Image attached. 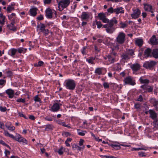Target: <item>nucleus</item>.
<instances>
[{
    "mask_svg": "<svg viewBox=\"0 0 158 158\" xmlns=\"http://www.w3.org/2000/svg\"><path fill=\"white\" fill-rule=\"evenodd\" d=\"M118 23V21L115 17H113L110 20L107 24L104 25L103 28H106V32L110 34L113 33L115 30V28L114 26V25Z\"/></svg>",
    "mask_w": 158,
    "mask_h": 158,
    "instance_id": "obj_1",
    "label": "nucleus"
},
{
    "mask_svg": "<svg viewBox=\"0 0 158 158\" xmlns=\"http://www.w3.org/2000/svg\"><path fill=\"white\" fill-rule=\"evenodd\" d=\"M104 58L109 64H112L118 59V55L117 53L114 52L106 55L104 57Z\"/></svg>",
    "mask_w": 158,
    "mask_h": 158,
    "instance_id": "obj_2",
    "label": "nucleus"
},
{
    "mask_svg": "<svg viewBox=\"0 0 158 158\" xmlns=\"http://www.w3.org/2000/svg\"><path fill=\"white\" fill-rule=\"evenodd\" d=\"M64 85L66 89L73 90L75 89L76 85L74 80L72 79H68L65 81Z\"/></svg>",
    "mask_w": 158,
    "mask_h": 158,
    "instance_id": "obj_3",
    "label": "nucleus"
},
{
    "mask_svg": "<svg viewBox=\"0 0 158 158\" xmlns=\"http://www.w3.org/2000/svg\"><path fill=\"white\" fill-rule=\"evenodd\" d=\"M126 35L123 32H120L115 40L116 42L118 44H122L125 41Z\"/></svg>",
    "mask_w": 158,
    "mask_h": 158,
    "instance_id": "obj_4",
    "label": "nucleus"
},
{
    "mask_svg": "<svg viewBox=\"0 0 158 158\" xmlns=\"http://www.w3.org/2000/svg\"><path fill=\"white\" fill-rule=\"evenodd\" d=\"M58 7L60 10L61 11L64 8H66L70 3V0H61L58 2Z\"/></svg>",
    "mask_w": 158,
    "mask_h": 158,
    "instance_id": "obj_5",
    "label": "nucleus"
},
{
    "mask_svg": "<svg viewBox=\"0 0 158 158\" xmlns=\"http://www.w3.org/2000/svg\"><path fill=\"white\" fill-rule=\"evenodd\" d=\"M123 81L124 85H134L136 84L135 80L130 76L126 77L124 79Z\"/></svg>",
    "mask_w": 158,
    "mask_h": 158,
    "instance_id": "obj_6",
    "label": "nucleus"
},
{
    "mask_svg": "<svg viewBox=\"0 0 158 158\" xmlns=\"http://www.w3.org/2000/svg\"><path fill=\"white\" fill-rule=\"evenodd\" d=\"M133 13L131 15L132 19H136L139 18L141 14V10L138 8H133Z\"/></svg>",
    "mask_w": 158,
    "mask_h": 158,
    "instance_id": "obj_7",
    "label": "nucleus"
},
{
    "mask_svg": "<svg viewBox=\"0 0 158 158\" xmlns=\"http://www.w3.org/2000/svg\"><path fill=\"white\" fill-rule=\"evenodd\" d=\"M156 63L155 61H149L146 62L143 64V67L147 69H152L156 65Z\"/></svg>",
    "mask_w": 158,
    "mask_h": 158,
    "instance_id": "obj_8",
    "label": "nucleus"
},
{
    "mask_svg": "<svg viewBox=\"0 0 158 158\" xmlns=\"http://www.w3.org/2000/svg\"><path fill=\"white\" fill-rule=\"evenodd\" d=\"M37 27L40 28V32H42L45 35H48L49 33V31L45 29V26L43 23H41L40 25H38Z\"/></svg>",
    "mask_w": 158,
    "mask_h": 158,
    "instance_id": "obj_9",
    "label": "nucleus"
},
{
    "mask_svg": "<svg viewBox=\"0 0 158 158\" xmlns=\"http://www.w3.org/2000/svg\"><path fill=\"white\" fill-rule=\"evenodd\" d=\"M140 88L143 89L145 93H150L152 92L153 89V86H150L148 85L144 84L141 86Z\"/></svg>",
    "mask_w": 158,
    "mask_h": 158,
    "instance_id": "obj_10",
    "label": "nucleus"
},
{
    "mask_svg": "<svg viewBox=\"0 0 158 158\" xmlns=\"http://www.w3.org/2000/svg\"><path fill=\"white\" fill-rule=\"evenodd\" d=\"M98 16L100 20H102L104 23H107L110 20L106 17L105 14L103 13H100L98 14Z\"/></svg>",
    "mask_w": 158,
    "mask_h": 158,
    "instance_id": "obj_11",
    "label": "nucleus"
},
{
    "mask_svg": "<svg viewBox=\"0 0 158 158\" xmlns=\"http://www.w3.org/2000/svg\"><path fill=\"white\" fill-rule=\"evenodd\" d=\"M15 137V138L13 139L19 142H22L25 143L26 144H27V140L25 138L22 137L19 134H17L16 136Z\"/></svg>",
    "mask_w": 158,
    "mask_h": 158,
    "instance_id": "obj_12",
    "label": "nucleus"
},
{
    "mask_svg": "<svg viewBox=\"0 0 158 158\" xmlns=\"http://www.w3.org/2000/svg\"><path fill=\"white\" fill-rule=\"evenodd\" d=\"M62 104H61L55 103L51 107L50 110L53 112H57L59 110L60 106Z\"/></svg>",
    "mask_w": 158,
    "mask_h": 158,
    "instance_id": "obj_13",
    "label": "nucleus"
},
{
    "mask_svg": "<svg viewBox=\"0 0 158 158\" xmlns=\"http://www.w3.org/2000/svg\"><path fill=\"white\" fill-rule=\"evenodd\" d=\"M45 15L48 19H51L52 17L53 12L52 10L50 8H47L45 11Z\"/></svg>",
    "mask_w": 158,
    "mask_h": 158,
    "instance_id": "obj_14",
    "label": "nucleus"
},
{
    "mask_svg": "<svg viewBox=\"0 0 158 158\" xmlns=\"http://www.w3.org/2000/svg\"><path fill=\"white\" fill-rule=\"evenodd\" d=\"M141 66L138 63H135L131 64L130 65V67L134 72H136L140 68Z\"/></svg>",
    "mask_w": 158,
    "mask_h": 158,
    "instance_id": "obj_15",
    "label": "nucleus"
},
{
    "mask_svg": "<svg viewBox=\"0 0 158 158\" xmlns=\"http://www.w3.org/2000/svg\"><path fill=\"white\" fill-rule=\"evenodd\" d=\"M143 5L145 11H149L152 13H153L152 10V5L146 3H144Z\"/></svg>",
    "mask_w": 158,
    "mask_h": 158,
    "instance_id": "obj_16",
    "label": "nucleus"
},
{
    "mask_svg": "<svg viewBox=\"0 0 158 158\" xmlns=\"http://www.w3.org/2000/svg\"><path fill=\"white\" fill-rule=\"evenodd\" d=\"M89 15L88 12H84L82 13L81 17V18L82 20H86L89 19Z\"/></svg>",
    "mask_w": 158,
    "mask_h": 158,
    "instance_id": "obj_17",
    "label": "nucleus"
},
{
    "mask_svg": "<svg viewBox=\"0 0 158 158\" xmlns=\"http://www.w3.org/2000/svg\"><path fill=\"white\" fill-rule=\"evenodd\" d=\"M6 93L8 95L9 98H13L14 93V90L9 89L6 90Z\"/></svg>",
    "mask_w": 158,
    "mask_h": 158,
    "instance_id": "obj_18",
    "label": "nucleus"
},
{
    "mask_svg": "<svg viewBox=\"0 0 158 158\" xmlns=\"http://www.w3.org/2000/svg\"><path fill=\"white\" fill-rule=\"evenodd\" d=\"M15 22H11L10 24L7 25V27L9 28L10 30L15 31L17 30V27L15 26Z\"/></svg>",
    "mask_w": 158,
    "mask_h": 158,
    "instance_id": "obj_19",
    "label": "nucleus"
},
{
    "mask_svg": "<svg viewBox=\"0 0 158 158\" xmlns=\"http://www.w3.org/2000/svg\"><path fill=\"white\" fill-rule=\"evenodd\" d=\"M9 19L11 21V22H15V21L16 17V14L15 13H12L11 15H8Z\"/></svg>",
    "mask_w": 158,
    "mask_h": 158,
    "instance_id": "obj_20",
    "label": "nucleus"
},
{
    "mask_svg": "<svg viewBox=\"0 0 158 158\" xmlns=\"http://www.w3.org/2000/svg\"><path fill=\"white\" fill-rule=\"evenodd\" d=\"M152 51L150 48H148L145 50L144 55L147 57H152Z\"/></svg>",
    "mask_w": 158,
    "mask_h": 158,
    "instance_id": "obj_21",
    "label": "nucleus"
},
{
    "mask_svg": "<svg viewBox=\"0 0 158 158\" xmlns=\"http://www.w3.org/2000/svg\"><path fill=\"white\" fill-rule=\"evenodd\" d=\"M121 57L123 61H127L130 58V56L126 52L123 54L121 55Z\"/></svg>",
    "mask_w": 158,
    "mask_h": 158,
    "instance_id": "obj_22",
    "label": "nucleus"
},
{
    "mask_svg": "<svg viewBox=\"0 0 158 158\" xmlns=\"http://www.w3.org/2000/svg\"><path fill=\"white\" fill-rule=\"evenodd\" d=\"M150 114V117L154 119L156 118L157 117L156 113L153 110H150L149 111Z\"/></svg>",
    "mask_w": 158,
    "mask_h": 158,
    "instance_id": "obj_23",
    "label": "nucleus"
},
{
    "mask_svg": "<svg viewBox=\"0 0 158 158\" xmlns=\"http://www.w3.org/2000/svg\"><path fill=\"white\" fill-rule=\"evenodd\" d=\"M37 9L36 8H33L31 9L30 10V15L33 16H35L37 14Z\"/></svg>",
    "mask_w": 158,
    "mask_h": 158,
    "instance_id": "obj_24",
    "label": "nucleus"
},
{
    "mask_svg": "<svg viewBox=\"0 0 158 158\" xmlns=\"http://www.w3.org/2000/svg\"><path fill=\"white\" fill-rule=\"evenodd\" d=\"M65 149V148L63 146H61L58 150L55 149H54V150L55 152H57L60 155H62L63 154Z\"/></svg>",
    "mask_w": 158,
    "mask_h": 158,
    "instance_id": "obj_25",
    "label": "nucleus"
},
{
    "mask_svg": "<svg viewBox=\"0 0 158 158\" xmlns=\"http://www.w3.org/2000/svg\"><path fill=\"white\" fill-rule=\"evenodd\" d=\"M123 8L122 7H117L114 9V13L117 14H118L119 13H123L124 10H123Z\"/></svg>",
    "mask_w": 158,
    "mask_h": 158,
    "instance_id": "obj_26",
    "label": "nucleus"
},
{
    "mask_svg": "<svg viewBox=\"0 0 158 158\" xmlns=\"http://www.w3.org/2000/svg\"><path fill=\"white\" fill-rule=\"evenodd\" d=\"M152 56L155 58H158V49H155L152 51Z\"/></svg>",
    "mask_w": 158,
    "mask_h": 158,
    "instance_id": "obj_27",
    "label": "nucleus"
},
{
    "mask_svg": "<svg viewBox=\"0 0 158 158\" xmlns=\"http://www.w3.org/2000/svg\"><path fill=\"white\" fill-rule=\"evenodd\" d=\"M143 40L141 39H137L135 40V44L136 45L140 47L143 44Z\"/></svg>",
    "mask_w": 158,
    "mask_h": 158,
    "instance_id": "obj_28",
    "label": "nucleus"
},
{
    "mask_svg": "<svg viewBox=\"0 0 158 158\" xmlns=\"http://www.w3.org/2000/svg\"><path fill=\"white\" fill-rule=\"evenodd\" d=\"M140 82L141 84H144L148 85L149 82V80L147 79H143L142 77H141L139 79Z\"/></svg>",
    "mask_w": 158,
    "mask_h": 158,
    "instance_id": "obj_29",
    "label": "nucleus"
},
{
    "mask_svg": "<svg viewBox=\"0 0 158 158\" xmlns=\"http://www.w3.org/2000/svg\"><path fill=\"white\" fill-rule=\"evenodd\" d=\"M151 42L153 45H156L158 44V40L156 38L155 36L153 35L152 38L150 39Z\"/></svg>",
    "mask_w": 158,
    "mask_h": 158,
    "instance_id": "obj_30",
    "label": "nucleus"
},
{
    "mask_svg": "<svg viewBox=\"0 0 158 158\" xmlns=\"http://www.w3.org/2000/svg\"><path fill=\"white\" fill-rule=\"evenodd\" d=\"M77 134L80 136H84L87 133L86 131L81 130L80 129H77Z\"/></svg>",
    "mask_w": 158,
    "mask_h": 158,
    "instance_id": "obj_31",
    "label": "nucleus"
},
{
    "mask_svg": "<svg viewBox=\"0 0 158 158\" xmlns=\"http://www.w3.org/2000/svg\"><path fill=\"white\" fill-rule=\"evenodd\" d=\"M103 69V68H98L96 69L94 73L97 74L98 75H100L102 74V71Z\"/></svg>",
    "mask_w": 158,
    "mask_h": 158,
    "instance_id": "obj_32",
    "label": "nucleus"
},
{
    "mask_svg": "<svg viewBox=\"0 0 158 158\" xmlns=\"http://www.w3.org/2000/svg\"><path fill=\"white\" fill-rule=\"evenodd\" d=\"M126 53L130 56H133L135 55L134 51L132 49H127Z\"/></svg>",
    "mask_w": 158,
    "mask_h": 158,
    "instance_id": "obj_33",
    "label": "nucleus"
},
{
    "mask_svg": "<svg viewBox=\"0 0 158 158\" xmlns=\"http://www.w3.org/2000/svg\"><path fill=\"white\" fill-rule=\"evenodd\" d=\"M13 6V5L12 4L8 6L6 9V11L8 13H10L12 10H14L15 8Z\"/></svg>",
    "mask_w": 158,
    "mask_h": 158,
    "instance_id": "obj_34",
    "label": "nucleus"
},
{
    "mask_svg": "<svg viewBox=\"0 0 158 158\" xmlns=\"http://www.w3.org/2000/svg\"><path fill=\"white\" fill-rule=\"evenodd\" d=\"M114 69L118 71L121 69V66L120 64L117 63L114 66Z\"/></svg>",
    "mask_w": 158,
    "mask_h": 158,
    "instance_id": "obj_35",
    "label": "nucleus"
},
{
    "mask_svg": "<svg viewBox=\"0 0 158 158\" xmlns=\"http://www.w3.org/2000/svg\"><path fill=\"white\" fill-rule=\"evenodd\" d=\"M95 60V57H90L88 59H86V61L91 64H94V61Z\"/></svg>",
    "mask_w": 158,
    "mask_h": 158,
    "instance_id": "obj_36",
    "label": "nucleus"
},
{
    "mask_svg": "<svg viewBox=\"0 0 158 158\" xmlns=\"http://www.w3.org/2000/svg\"><path fill=\"white\" fill-rule=\"evenodd\" d=\"M120 144H119V145L112 144L110 145V146L112 148L116 149L119 150L121 148V147H120L121 145H120Z\"/></svg>",
    "mask_w": 158,
    "mask_h": 158,
    "instance_id": "obj_37",
    "label": "nucleus"
},
{
    "mask_svg": "<svg viewBox=\"0 0 158 158\" xmlns=\"http://www.w3.org/2000/svg\"><path fill=\"white\" fill-rule=\"evenodd\" d=\"M151 102L154 106H158V101L156 99H152L151 100Z\"/></svg>",
    "mask_w": 158,
    "mask_h": 158,
    "instance_id": "obj_38",
    "label": "nucleus"
},
{
    "mask_svg": "<svg viewBox=\"0 0 158 158\" xmlns=\"http://www.w3.org/2000/svg\"><path fill=\"white\" fill-rule=\"evenodd\" d=\"M54 127L51 124H48L46 126L45 130H52Z\"/></svg>",
    "mask_w": 158,
    "mask_h": 158,
    "instance_id": "obj_39",
    "label": "nucleus"
},
{
    "mask_svg": "<svg viewBox=\"0 0 158 158\" xmlns=\"http://www.w3.org/2000/svg\"><path fill=\"white\" fill-rule=\"evenodd\" d=\"M4 133L5 135L6 136L9 137L13 139L15 138V137L13 135L10 134L7 131H5L4 132Z\"/></svg>",
    "mask_w": 158,
    "mask_h": 158,
    "instance_id": "obj_40",
    "label": "nucleus"
},
{
    "mask_svg": "<svg viewBox=\"0 0 158 158\" xmlns=\"http://www.w3.org/2000/svg\"><path fill=\"white\" fill-rule=\"evenodd\" d=\"M44 64V63L42 61H40L38 63L34 64V66L35 67H40L42 66Z\"/></svg>",
    "mask_w": 158,
    "mask_h": 158,
    "instance_id": "obj_41",
    "label": "nucleus"
},
{
    "mask_svg": "<svg viewBox=\"0 0 158 158\" xmlns=\"http://www.w3.org/2000/svg\"><path fill=\"white\" fill-rule=\"evenodd\" d=\"M34 99L35 102H39L40 103L42 102L41 99L38 97V95H37L34 97Z\"/></svg>",
    "mask_w": 158,
    "mask_h": 158,
    "instance_id": "obj_42",
    "label": "nucleus"
},
{
    "mask_svg": "<svg viewBox=\"0 0 158 158\" xmlns=\"http://www.w3.org/2000/svg\"><path fill=\"white\" fill-rule=\"evenodd\" d=\"M145 148H147L146 147H144V148H133L131 149V151H139L141 150H146L147 149Z\"/></svg>",
    "mask_w": 158,
    "mask_h": 158,
    "instance_id": "obj_43",
    "label": "nucleus"
},
{
    "mask_svg": "<svg viewBox=\"0 0 158 158\" xmlns=\"http://www.w3.org/2000/svg\"><path fill=\"white\" fill-rule=\"evenodd\" d=\"M107 11L109 13H114V9L112 7H110V8L107 9Z\"/></svg>",
    "mask_w": 158,
    "mask_h": 158,
    "instance_id": "obj_44",
    "label": "nucleus"
},
{
    "mask_svg": "<svg viewBox=\"0 0 158 158\" xmlns=\"http://www.w3.org/2000/svg\"><path fill=\"white\" fill-rule=\"evenodd\" d=\"M120 25L121 26L120 28H124L127 26V24L125 23H123L122 22H121L120 23Z\"/></svg>",
    "mask_w": 158,
    "mask_h": 158,
    "instance_id": "obj_45",
    "label": "nucleus"
},
{
    "mask_svg": "<svg viewBox=\"0 0 158 158\" xmlns=\"http://www.w3.org/2000/svg\"><path fill=\"white\" fill-rule=\"evenodd\" d=\"M44 118L45 120L49 121H51L53 120V118L49 116H46Z\"/></svg>",
    "mask_w": 158,
    "mask_h": 158,
    "instance_id": "obj_46",
    "label": "nucleus"
},
{
    "mask_svg": "<svg viewBox=\"0 0 158 158\" xmlns=\"http://www.w3.org/2000/svg\"><path fill=\"white\" fill-rule=\"evenodd\" d=\"M19 116L20 117H23L25 119H28L27 117L24 114H23L22 112H18Z\"/></svg>",
    "mask_w": 158,
    "mask_h": 158,
    "instance_id": "obj_47",
    "label": "nucleus"
},
{
    "mask_svg": "<svg viewBox=\"0 0 158 158\" xmlns=\"http://www.w3.org/2000/svg\"><path fill=\"white\" fill-rule=\"evenodd\" d=\"M17 51V49L15 48L12 49L11 50V56L13 57L15 55L16 52Z\"/></svg>",
    "mask_w": 158,
    "mask_h": 158,
    "instance_id": "obj_48",
    "label": "nucleus"
},
{
    "mask_svg": "<svg viewBox=\"0 0 158 158\" xmlns=\"http://www.w3.org/2000/svg\"><path fill=\"white\" fill-rule=\"evenodd\" d=\"M96 25L97 26V28H100L102 26V24L101 23L100 21H96Z\"/></svg>",
    "mask_w": 158,
    "mask_h": 158,
    "instance_id": "obj_49",
    "label": "nucleus"
},
{
    "mask_svg": "<svg viewBox=\"0 0 158 158\" xmlns=\"http://www.w3.org/2000/svg\"><path fill=\"white\" fill-rule=\"evenodd\" d=\"M103 85L105 89H108L109 88V84L107 82H104L103 84Z\"/></svg>",
    "mask_w": 158,
    "mask_h": 158,
    "instance_id": "obj_50",
    "label": "nucleus"
},
{
    "mask_svg": "<svg viewBox=\"0 0 158 158\" xmlns=\"http://www.w3.org/2000/svg\"><path fill=\"white\" fill-rule=\"evenodd\" d=\"M16 102H22L24 103L25 102V99H23L22 98H19L16 100Z\"/></svg>",
    "mask_w": 158,
    "mask_h": 158,
    "instance_id": "obj_51",
    "label": "nucleus"
},
{
    "mask_svg": "<svg viewBox=\"0 0 158 158\" xmlns=\"http://www.w3.org/2000/svg\"><path fill=\"white\" fill-rule=\"evenodd\" d=\"M6 127L9 130L11 131H13L15 129V127L13 126H6Z\"/></svg>",
    "mask_w": 158,
    "mask_h": 158,
    "instance_id": "obj_52",
    "label": "nucleus"
},
{
    "mask_svg": "<svg viewBox=\"0 0 158 158\" xmlns=\"http://www.w3.org/2000/svg\"><path fill=\"white\" fill-rule=\"evenodd\" d=\"M138 155L140 157H142L146 156L145 153L142 152H139Z\"/></svg>",
    "mask_w": 158,
    "mask_h": 158,
    "instance_id": "obj_53",
    "label": "nucleus"
},
{
    "mask_svg": "<svg viewBox=\"0 0 158 158\" xmlns=\"http://www.w3.org/2000/svg\"><path fill=\"white\" fill-rule=\"evenodd\" d=\"M6 73L8 77H10L12 76L13 74V73L10 71H8L6 72Z\"/></svg>",
    "mask_w": 158,
    "mask_h": 158,
    "instance_id": "obj_54",
    "label": "nucleus"
},
{
    "mask_svg": "<svg viewBox=\"0 0 158 158\" xmlns=\"http://www.w3.org/2000/svg\"><path fill=\"white\" fill-rule=\"evenodd\" d=\"M52 0H44V4H49L52 2Z\"/></svg>",
    "mask_w": 158,
    "mask_h": 158,
    "instance_id": "obj_55",
    "label": "nucleus"
},
{
    "mask_svg": "<svg viewBox=\"0 0 158 158\" xmlns=\"http://www.w3.org/2000/svg\"><path fill=\"white\" fill-rule=\"evenodd\" d=\"M7 108L6 107H3L2 106H0V110L2 112H5L6 111Z\"/></svg>",
    "mask_w": 158,
    "mask_h": 158,
    "instance_id": "obj_56",
    "label": "nucleus"
},
{
    "mask_svg": "<svg viewBox=\"0 0 158 158\" xmlns=\"http://www.w3.org/2000/svg\"><path fill=\"white\" fill-rule=\"evenodd\" d=\"M37 19L39 21L42 20L44 19L43 16L42 15H40V16L37 17Z\"/></svg>",
    "mask_w": 158,
    "mask_h": 158,
    "instance_id": "obj_57",
    "label": "nucleus"
},
{
    "mask_svg": "<svg viewBox=\"0 0 158 158\" xmlns=\"http://www.w3.org/2000/svg\"><path fill=\"white\" fill-rule=\"evenodd\" d=\"M6 81L3 79L0 80V85H5L6 83Z\"/></svg>",
    "mask_w": 158,
    "mask_h": 158,
    "instance_id": "obj_58",
    "label": "nucleus"
},
{
    "mask_svg": "<svg viewBox=\"0 0 158 158\" xmlns=\"http://www.w3.org/2000/svg\"><path fill=\"white\" fill-rule=\"evenodd\" d=\"M86 47H84L82 49L81 51V53L83 54H86V52H85V49Z\"/></svg>",
    "mask_w": 158,
    "mask_h": 158,
    "instance_id": "obj_59",
    "label": "nucleus"
},
{
    "mask_svg": "<svg viewBox=\"0 0 158 158\" xmlns=\"http://www.w3.org/2000/svg\"><path fill=\"white\" fill-rule=\"evenodd\" d=\"M84 142V140L82 139H80V140L79 142V144L80 146H82L83 144V143Z\"/></svg>",
    "mask_w": 158,
    "mask_h": 158,
    "instance_id": "obj_60",
    "label": "nucleus"
},
{
    "mask_svg": "<svg viewBox=\"0 0 158 158\" xmlns=\"http://www.w3.org/2000/svg\"><path fill=\"white\" fill-rule=\"evenodd\" d=\"M141 105L139 103H136L135 104V107L136 109H139L140 108Z\"/></svg>",
    "mask_w": 158,
    "mask_h": 158,
    "instance_id": "obj_61",
    "label": "nucleus"
},
{
    "mask_svg": "<svg viewBox=\"0 0 158 158\" xmlns=\"http://www.w3.org/2000/svg\"><path fill=\"white\" fill-rule=\"evenodd\" d=\"M143 99L142 96L141 95H140L139 98H138L137 100L138 101L142 102L143 101Z\"/></svg>",
    "mask_w": 158,
    "mask_h": 158,
    "instance_id": "obj_62",
    "label": "nucleus"
},
{
    "mask_svg": "<svg viewBox=\"0 0 158 158\" xmlns=\"http://www.w3.org/2000/svg\"><path fill=\"white\" fill-rule=\"evenodd\" d=\"M63 135L65 137H67L68 136H70L71 135V134L69 132H65L64 133Z\"/></svg>",
    "mask_w": 158,
    "mask_h": 158,
    "instance_id": "obj_63",
    "label": "nucleus"
},
{
    "mask_svg": "<svg viewBox=\"0 0 158 158\" xmlns=\"http://www.w3.org/2000/svg\"><path fill=\"white\" fill-rule=\"evenodd\" d=\"M29 118L32 120H35V116L33 115H30L29 116Z\"/></svg>",
    "mask_w": 158,
    "mask_h": 158,
    "instance_id": "obj_64",
    "label": "nucleus"
}]
</instances>
